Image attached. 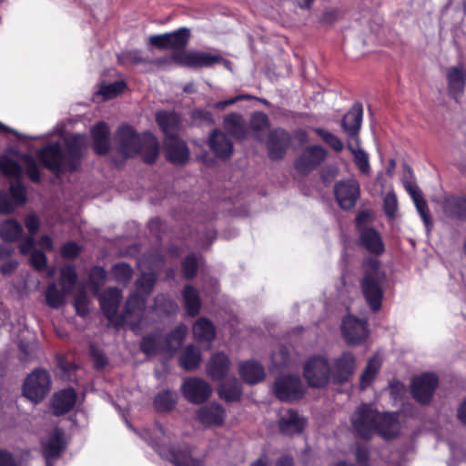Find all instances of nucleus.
Here are the masks:
<instances>
[{
  "mask_svg": "<svg viewBox=\"0 0 466 466\" xmlns=\"http://www.w3.org/2000/svg\"><path fill=\"white\" fill-rule=\"evenodd\" d=\"M159 338L156 336H147L143 339L141 342V350L147 355H154L161 350H164L160 346Z\"/></svg>",
  "mask_w": 466,
  "mask_h": 466,
  "instance_id": "obj_54",
  "label": "nucleus"
},
{
  "mask_svg": "<svg viewBox=\"0 0 466 466\" xmlns=\"http://www.w3.org/2000/svg\"><path fill=\"white\" fill-rule=\"evenodd\" d=\"M193 336L198 342L210 343L215 339V328L211 321L206 318H200L193 325Z\"/></svg>",
  "mask_w": 466,
  "mask_h": 466,
  "instance_id": "obj_34",
  "label": "nucleus"
},
{
  "mask_svg": "<svg viewBox=\"0 0 466 466\" xmlns=\"http://www.w3.org/2000/svg\"><path fill=\"white\" fill-rule=\"evenodd\" d=\"M239 372L243 380L249 384L258 383L265 378L262 365L256 361L242 363L239 367Z\"/></svg>",
  "mask_w": 466,
  "mask_h": 466,
  "instance_id": "obj_33",
  "label": "nucleus"
},
{
  "mask_svg": "<svg viewBox=\"0 0 466 466\" xmlns=\"http://www.w3.org/2000/svg\"><path fill=\"white\" fill-rule=\"evenodd\" d=\"M156 309L166 314L175 313L177 309V304L166 295H158L155 299Z\"/></svg>",
  "mask_w": 466,
  "mask_h": 466,
  "instance_id": "obj_53",
  "label": "nucleus"
},
{
  "mask_svg": "<svg viewBox=\"0 0 466 466\" xmlns=\"http://www.w3.org/2000/svg\"><path fill=\"white\" fill-rule=\"evenodd\" d=\"M22 233V226L15 219H7L0 224V237L5 241H15Z\"/></svg>",
  "mask_w": 466,
  "mask_h": 466,
  "instance_id": "obj_44",
  "label": "nucleus"
},
{
  "mask_svg": "<svg viewBox=\"0 0 466 466\" xmlns=\"http://www.w3.org/2000/svg\"><path fill=\"white\" fill-rule=\"evenodd\" d=\"M289 134L285 130L276 129L270 132L268 140L269 157L274 160L282 158L289 145Z\"/></svg>",
  "mask_w": 466,
  "mask_h": 466,
  "instance_id": "obj_22",
  "label": "nucleus"
},
{
  "mask_svg": "<svg viewBox=\"0 0 466 466\" xmlns=\"http://www.w3.org/2000/svg\"><path fill=\"white\" fill-rule=\"evenodd\" d=\"M189 38V30L186 27H180L171 33L151 35L148 42L151 46L159 49L179 50L187 45Z\"/></svg>",
  "mask_w": 466,
  "mask_h": 466,
  "instance_id": "obj_10",
  "label": "nucleus"
},
{
  "mask_svg": "<svg viewBox=\"0 0 466 466\" xmlns=\"http://www.w3.org/2000/svg\"><path fill=\"white\" fill-rule=\"evenodd\" d=\"M364 275L361 279L362 294L373 311L380 309L383 298L382 286L386 280L385 273L380 269L378 259L370 258L364 263Z\"/></svg>",
  "mask_w": 466,
  "mask_h": 466,
  "instance_id": "obj_6",
  "label": "nucleus"
},
{
  "mask_svg": "<svg viewBox=\"0 0 466 466\" xmlns=\"http://www.w3.org/2000/svg\"><path fill=\"white\" fill-rule=\"evenodd\" d=\"M181 390L185 398L192 403L204 402L211 394L208 383L198 378L186 380L181 386Z\"/></svg>",
  "mask_w": 466,
  "mask_h": 466,
  "instance_id": "obj_16",
  "label": "nucleus"
},
{
  "mask_svg": "<svg viewBox=\"0 0 466 466\" xmlns=\"http://www.w3.org/2000/svg\"><path fill=\"white\" fill-rule=\"evenodd\" d=\"M406 189L411 196L413 202L416 206V208L423 220L424 225L426 226L427 228H429L431 225V218L428 213V207L426 201L423 199L416 186L408 184L406 185Z\"/></svg>",
  "mask_w": 466,
  "mask_h": 466,
  "instance_id": "obj_36",
  "label": "nucleus"
},
{
  "mask_svg": "<svg viewBox=\"0 0 466 466\" xmlns=\"http://www.w3.org/2000/svg\"><path fill=\"white\" fill-rule=\"evenodd\" d=\"M225 129L237 138H243L247 135L245 120L241 115L232 113L224 118Z\"/></svg>",
  "mask_w": 466,
  "mask_h": 466,
  "instance_id": "obj_35",
  "label": "nucleus"
},
{
  "mask_svg": "<svg viewBox=\"0 0 466 466\" xmlns=\"http://www.w3.org/2000/svg\"><path fill=\"white\" fill-rule=\"evenodd\" d=\"M79 247L72 242L66 243L62 247L61 254L64 258H73L77 256Z\"/></svg>",
  "mask_w": 466,
  "mask_h": 466,
  "instance_id": "obj_63",
  "label": "nucleus"
},
{
  "mask_svg": "<svg viewBox=\"0 0 466 466\" xmlns=\"http://www.w3.org/2000/svg\"><path fill=\"white\" fill-rule=\"evenodd\" d=\"M50 384L49 374L44 370H35L24 383V395L31 401L37 403L47 395Z\"/></svg>",
  "mask_w": 466,
  "mask_h": 466,
  "instance_id": "obj_8",
  "label": "nucleus"
},
{
  "mask_svg": "<svg viewBox=\"0 0 466 466\" xmlns=\"http://www.w3.org/2000/svg\"><path fill=\"white\" fill-rule=\"evenodd\" d=\"M30 263L38 270L44 269L46 265V257L42 251L33 250L30 256Z\"/></svg>",
  "mask_w": 466,
  "mask_h": 466,
  "instance_id": "obj_60",
  "label": "nucleus"
},
{
  "mask_svg": "<svg viewBox=\"0 0 466 466\" xmlns=\"http://www.w3.org/2000/svg\"><path fill=\"white\" fill-rule=\"evenodd\" d=\"M89 300L85 291L79 292L75 298V308L80 316H86L89 310Z\"/></svg>",
  "mask_w": 466,
  "mask_h": 466,
  "instance_id": "obj_58",
  "label": "nucleus"
},
{
  "mask_svg": "<svg viewBox=\"0 0 466 466\" xmlns=\"http://www.w3.org/2000/svg\"><path fill=\"white\" fill-rule=\"evenodd\" d=\"M383 209L389 218H394L398 213V200L394 192H388L383 199Z\"/></svg>",
  "mask_w": 466,
  "mask_h": 466,
  "instance_id": "obj_55",
  "label": "nucleus"
},
{
  "mask_svg": "<svg viewBox=\"0 0 466 466\" xmlns=\"http://www.w3.org/2000/svg\"><path fill=\"white\" fill-rule=\"evenodd\" d=\"M250 127L258 139H261L260 133L268 130V118L266 114L258 112L252 116Z\"/></svg>",
  "mask_w": 466,
  "mask_h": 466,
  "instance_id": "obj_51",
  "label": "nucleus"
},
{
  "mask_svg": "<svg viewBox=\"0 0 466 466\" xmlns=\"http://www.w3.org/2000/svg\"><path fill=\"white\" fill-rule=\"evenodd\" d=\"M0 466H17V463L10 452L0 450Z\"/></svg>",
  "mask_w": 466,
  "mask_h": 466,
  "instance_id": "obj_64",
  "label": "nucleus"
},
{
  "mask_svg": "<svg viewBox=\"0 0 466 466\" xmlns=\"http://www.w3.org/2000/svg\"><path fill=\"white\" fill-rule=\"evenodd\" d=\"M314 131L335 151L343 150L344 145L337 136L322 128H315Z\"/></svg>",
  "mask_w": 466,
  "mask_h": 466,
  "instance_id": "obj_52",
  "label": "nucleus"
},
{
  "mask_svg": "<svg viewBox=\"0 0 466 466\" xmlns=\"http://www.w3.org/2000/svg\"><path fill=\"white\" fill-rule=\"evenodd\" d=\"M350 420L355 433L363 439H369L376 432L385 439H390L399 431L396 414H380L367 404L359 406Z\"/></svg>",
  "mask_w": 466,
  "mask_h": 466,
  "instance_id": "obj_3",
  "label": "nucleus"
},
{
  "mask_svg": "<svg viewBox=\"0 0 466 466\" xmlns=\"http://www.w3.org/2000/svg\"><path fill=\"white\" fill-rule=\"evenodd\" d=\"M60 143L49 144L37 152L40 162L53 172L74 170L79 163L82 151L86 146L85 136L70 134L63 137Z\"/></svg>",
  "mask_w": 466,
  "mask_h": 466,
  "instance_id": "obj_2",
  "label": "nucleus"
},
{
  "mask_svg": "<svg viewBox=\"0 0 466 466\" xmlns=\"http://www.w3.org/2000/svg\"><path fill=\"white\" fill-rule=\"evenodd\" d=\"M26 201V188L19 182H12L10 192H0V213L9 214Z\"/></svg>",
  "mask_w": 466,
  "mask_h": 466,
  "instance_id": "obj_14",
  "label": "nucleus"
},
{
  "mask_svg": "<svg viewBox=\"0 0 466 466\" xmlns=\"http://www.w3.org/2000/svg\"><path fill=\"white\" fill-rule=\"evenodd\" d=\"M327 157V151L319 146L307 147L296 161V168L308 173L318 167Z\"/></svg>",
  "mask_w": 466,
  "mask_h": 466,
  "instance_id": "obj_18",
  "label": "nucleus"
},
{
  "mask_svg": "<svg viewBox=\"0 0 466 466\" xmlns=\"http://www.w3.org/2000/svg\"><path fill=\"white\" fill-rule=\"evenodd\" d=\"M156 121L166 135V139L177 137V133L180 124V117L177 114L170 111H158L156 114Z\"/></svg>",
  "mask_w": 466,
  "mask_h": 466,
  "instance_id": "obj_26",
  "label": "nucleus"
},
{
  "mask_svg": "<svg viewBox=\"0 0 466 466\" xmlns=\"http://www.w3.org/2000/svg\"><path fill=\"white\" fill-rule=\"evenodd\" d=\"M437 385V377L432 373H425L413 378L410 384V393L418 402L427 404L431 400Z\"/></svg>",
  "mask_w": 466,
  "mask_h": 466,
  "instance_id": "obj_11",
  "label": "nucleus"
},
{
  "mask_svg": "<svg viewBox=\"0 0 466 466\" xmlns=\"http://www.w3.org/2000/svg\"><path fill=\"white\" fill-rule=\"evenodd\" d=\"M187 333V328L184 324L178 325L166 339L165 346L163 347L164 351L167 353H173L182 344L186 335Z\"/></svg>",
  "mask_w": 466,
  "mask_h": 466,
  "instance_id": "obj_40",
  "label": "nucleus"
},
{
  "mask_svg": "<svg viewBox=\"0 0 466 466\" xmlns=\"http://www.w3.org/2000/svg\"><path fill=\"white\" fill-rule=\"evenodd\" d=\"M274 393L280 400H294L303 395V385L298 376H283L276 380Z\"/></svg>",
  "mask_w": 466,
  "mask_h": 466,
  "instance_id": "obj_13",
  "label": "nucleus"
},
{
  "mask_svg": "<svg viewBox=\"0 0 466 466\" xmlns=\"http://www.w3.org/2000/svg\"><path fill=\"white\" fill-rule=\"evenodd\" d=\"M348 148L351 152L354 157V163L360 172L363 175H370V165L369 154L360 147V140L356 138V141H349Z\"/></svg>",
  "mask_w": 466,
  "mask_h": 466,
  "instance_id": "obj_32",
  "label": "nucleus"
},
{
  "mask_svg": "<svg viewBox=\"0 0 466 466\" xmlns=\"http://www.w3.org/2000/svg\"><path fill=\"white\" fill-rule=\"evenodd\" d=\"M118 61L124 66H135L146 62L140 51L133 50L122 53L118 56Z\"/></svg>",
  "mask_w": 466,
  "mask_h": 466,
  "instance_id": "obj_56",
  "label": "nucleus"
},
{
  "mask_svg": "<svg viewBox=\"0 0 466 466\" xmlns=\"http://www.w3.org/2000/svg\"><path fill=\"white\" fill-rule=\"evenodd\" d=\"M363 116V107L360 103H355L350 110L344 116L342 119V128L344 132L350 137V141L355 142L358 137Z\"/></svg>",
  "mask_w": 466,
  "mask_h": 466,
  "instance_id": "obj_20",
  "label": "nucleus"
},
{
  "mask_svg": "<svg viewBox=\"0 0 466 466\" xmlns=\"http://www.w3.org/2000/svg\"><path fill=\"white\" fill-rule=\"evenodd\" d=\"M187 333V328L184 324L178 325L166 339L165 346L163 347L164 351L167 353H173L182 344L186 335Z\"/></svg>",
  "mask_w": 466,
  "mask_h": 466,
  "instance_id": "obj_39",
  "label": "nucleus"
},
{
  "mask_svg": "<svg viewBox=\"0 0 466 466\" xmlns=\"http://www.w3.org/2000/svg\"><path fill=\"white\" fill-rule=\"evenodd\" d=\"M356 358L350 351H343L335 358L330 368V373L335 381H347L355 372Z\"/></svg>",
  "mask_w": 466,
  "mask_h": 466,
  "instance_id": "obj_15",
  "label": "nucleus"
},
{
  "mask_svg": "<svg viewBox=\"0 0 466 466\" xmlns=\"http://www.w3.org/2000/svg\"><path fill=\"white\" fill-rule=\"evenodd\" d=\"M65 446L64 432L58 429L53 431L46 440L42 441L43 453L47 460L58 457Z\"/></svg>",
  "mask_w": 466,
  "mask_h": 466,
  "instance_id": "obj_24",
  "label": "nucleus"
},
{
  "mask_svg": "<svg viewBox=\"0 0 466 466\" xmlns=\"http://www.w3.org/2000/svg\"><path fill=\"white\" fill-rule=\"evenodd\" d=\"M159 263L160 261L157 262V264ZM138 267L142 275L136 282L137 292L129 297L119 320H115V317L121 302V291L118 289L111 288L105 290L99 298L101 309L111 323L128 325L134 331L137 330L142 321L146 297L153 290L157 276L156 268H158V265L151 268L147 259H142L138 262Z\"/></svg>",
  "mask_w": 466,
  "mask_h": 466,
  "instance_id": "obj_1",
  "label": "nucleus"
},
{
  "mask_svg": "<svg viewBox=\"0 0 466 466\" xmlns=\"http://www.w3.org/2000/svg\"><path fill=\"white\" fill-rule=\"evenodd\" d=\"M342 334L349 344H360L368 336L367 323L352 316L346 317L341 325Z\"/></svg>",
  "mask_w": 466,
  "mask_h": 466,
  "instance_id": "obj_17",
  "label": "nucleus"
},
{
  "mask_svg": "<svg viewBox=\"0 0 466 466\" xmlns=\"http://www.w3.org/2000/svg\"><path fill=\"white\" fill-rule=\"evenodd\" d=\"M171 59L177 65L191 68L208 67L223 61L218 54L193 50L175 52Z\"/></svg>",
  "mask_w": 466,
  "mask_h": 466,
  "instance_id": "obj_9",
  "label": "nucleus"
},
{
  "mask_svg": "<svg viewBox=\"0 0 466 466\" xmlns=\"http://www.w3.org/2000/svg\"><path fill=\"white\" fill-rule=\"evenodd\" d=\"M272 363L276 367L283 366L288 360V350L286 348H280L278 352H274L271 356Z\"/></svg>",
  "mask_w": 466,
  "mask_h": 466,
  "instance_id": "obj_62",
  "label": "nucleus"
},
{
  "mask_svg": "<svg viewBox=\"0 0 466 466\" xmlns=\"http://www.w3.org/2000/svg\"><path fill=\"white\" fill-rule=\"evenodd\" d=\"M143 437L161 457L171 461L175 466H204L202 459L197 456L195 450L189 449L187 445L166 447L168 436L160 426H156L150 434L146 431Z\"/></svg>",
  "mask_w": 466,
  "mask_h": 466,
  "instance_id": "obj_5",
  "label": "nucleus"
},
{
  "mask_svg": "<svg viewBox=\"0 0 466 466\" xmlns=\"http://www.w3.org/2000/svg\"><path fill=\"white\" fill-rule=\"evenodd\" d=\"M185 308L189 316H195L200 309V299L198 291L190 286H187L183 292Z\"/></svg>",
  "mask_w": 466,
  "mask_h": 466,
  "instance_id": "obj_46",
  "label": "nucleus"
},
{
  "mask_svg": "<svg viewBox=\"0 0 466 466\" xmlns=\"http://www.w3.org/2000/svg\"><path fill=\"white\" fill-rule=\"evenodd\" d=\"M279 430L287 435L300 433L305 427V420L294 410L281 414L279 421Z\"/></svg>",
  "mask_w": 466,
  "mask_h": 466,
  "instance_id": "obj_27",
  "label": "nucleus"
},
{
  "mask_svg": "<svg viewBox=\"0 0 466 466\" xmlns=\"http://www.w3.org/2000/svg\"><path fill=\"white\" fill-rule=\"evenodd\" d=\"M334 192L339 207L343 209H350L360 197V184L355 178L344 179L336 183Z\"/></svg>",
  "mask_w": 466,
  "mask_h": 466,
  "instance_id": "obj_12",
  "label": "nucleus"
},
{
  "mask_svg": "<svg viewBox=\"0 0 466 466\" xmlns=\"http://www.w3.org/2000/svg\"><path fill=\"white\" fill-rule=\"evenodd\" d=\"M125 88L126 83L124 81H116L108 85H101L99 90L95 93L94 97L97 101L99 98H101V100H109L121 94Z\"/></svg>",
  "mask_w": 466,
  "mask_h": 466,
  "instance_id": "obj_43",
  "label": "nucleus"
},
{
  "mask_svg": "<svg viewBox=\"0 0 466 466\" xmlns=\"http://www.w3.org/2000/svg\"><path fill=\"white\" fill-rule=\"evenodd\" d=\"M360 238L361 244L370 253L380 254L383 252V242L375 229L370 228L361 229Z\"/></svg>",
  "mask_w": 466,
  "mask_h": 466,
  "instance_id": "obj_31",
  "label": "nucleus"
},
{
  "mask_svg": "<svg viewBox=\"0 0 466 466\" xmlns=\"http://www.w3.org/2000/svg\"><path fill=\"white\" fill-rule=\"evenodd\" d=\"M76 281V272L72 266H66L60 271V283L64 293H71Z\"/></svg>",
  "mask_w": 466,
  "mask_h": 466,
  "instance_id": "obj_49",
  "label": "nucleus"
},
{
  "mask_svg": "<svg viewBox=\"0 0 466 466\" xmlns=\"http://www.w3.org/2000/svg\"><path fill=\"white\" fill-rule=\"evenodd\" d=\"M208 144L210 149L218 157L227 158L230 157L233 152L232 142L219 130L213 131L210 135Z\"/></svg>",
  "mask_w": 466,
  "mask_h": 466,
  "instance_id": "obj_28",
  "label": "nucleus"
},
{
  "mask_svg": "<svg viewBox=\"0 0 466 466\" xmlns=\"http://www.w3.org/2000/svg\"><path fill=\"white\" fill-rule=\"evenodd\" d=\"M17 158L23 163L25 173L33 182H39L41 179V174L38 165L35 158L27 154H15Z\"/></svg>",
  "mask_w": 466,
  "mask_h": 466,
  "instance_id": "obj_47",
  "label": "nucleus"
},
{
  "mask_svg": "<svg viewBox=\"0 0 466 466\" xmlns=\"http://www.w3.org/2000/svg\"><path fill=\"white\" fill-rule=\"evenodd\" d=\"M91 133L95 151L99 155L106 154L109 148V128L106 124L104 122L97 123L92 128Z\"/></svg>",
  "mask_w": 466,
  "mask_h": 466,
  "instance_id": "obj_30",
  "label": "nucleus"
},
{
  "mask_svg": "<svg viewBox=\"0 0 466 466\" xmlns=\"http://www.w3.org/2000/svg\"><path fill=\"white\" fill-rule=\"evenodd\" d=\"M446 76L450 93L454 97L461 96L466 84V66L462 64L451 66L447 69Z\"/></svg>",
  "mask_w": 466,
  "mask_h": 466,
  "instance_id": "obj_21",
  "label": "nucleus"
},
{
  "mask_svg": "<svg viewBox=\"0 0 466 466\" xmlns=\"http://www.w3.org/2000/svg\"><path fill=\"white\" fill-rule=\"evenodd\" d=\"M224 409L216 403H211L199 408L197 411L198 420L205 427H218L225 420Z\"/></svg>",
  "mask_w": 466,
  "mask_h": 466,
  "instance_id": "obj_19",
  "label": "nucleus"
},
{
  "mask_svg": "<svg viewBox=\"0 0 466 466\" xmlns=\"http://www.w3.org/2000/svg\"><path fill=\"white\" fill-rule=\"evenodd\" d=\"M303 375L310 387L326 386L331 375L328 359L321 355L311 356L304 363Z\"/></svg>",
  "mask_w": 466,
  "mask_h": 466,
  "instance_id": "obj_7",
  "label": "nucleus"
},
{
  "mask_svg": "<svg viewBox=\"0 0 466 466\" xmlns=\"http://www.w3.org/2000/svg\"><path fill=\"white\" fill-rule=\"evenodd\" d=\"M112 274L118 282H127L132 277V268L126 263H118L112 268Z\"/></svg>",
  "mask_w": 466,
  "mask_h": 466,
  "instance_id": "obj_57",
  "label": "nucleus"
},
{
  "mask_svg": "<svg viewBox=\"0 0 466 466\" xmlns=\"http://www.w3.org/2000/svg\"><path fill=\"white\" fill-rule=\"evenodd\" d=\"M115 145L118 152L126 157L140 155L147 163H153L159 152L157 138L150 133L139 136L131 127L123 125L117 129Z\"/></svg>",
  "mask_w": 466,
  "mask_h": 466,
  "instance_id": "obj_4",
  "label": "nucleus"
},
{
  "mask_svg": "<svg viewBox=\"0 0 466 466\" xmlns=\"http://www.w3.org/2000/svg\"><path fill=\"white\" fill-rule=\"evenodd\" d=\"M198 268V258L195 255H189L183 262V270L187 278L191 279L196 275Z\"/></svg>",
  "mask_w": 466,
  "mask_h": 466,
  "instance_id": "obj_59",
  "label": "nucleus"
},
{
  "mask_svg": "<svg viewBox=\"0 0 466 466\" xmlns=\"http://www.w3.org/2000/svg\"><path fill=\"white\" fill-rule=\"evenodd\" d=\"M444 211L451 217L466 218V198L450 197L445 200Z\"/></svg>",
  "mask_w": 466,
  "mask_h": 466,
  "instance_id": "obj_42",
  "label": "nucleus"
},
{
  "mask_svg": "<svg viewBox=\"0 0 466 466\" xmlns=\"http://www.w3.org/2000/svg\"><path fill=\"white\" fill-rule=\"evenodd\" d=\"M381 365L379 356H374L369 360L364 371L360 375V388L362 390L369 387L377 376Z\"/></svg>",
  "mask_w": 466,
  "mask_h": 466,
  "instance_id": "obj_41",
  "label": "nucleus"
},
{
  "mask_svg": "<svg viewBox=\"0 0 466 466\" xmlns=\"http://www.w3.org/2000/svg\"><path fill=\"white\" fill-rule=\"evenodd\" d=\"M76 394L72 389H66L55 394L52 400L54 413L56 415L69 411L76 403Z\"/></svg>",
  "mask_w": 466,
  "mask_h": 466,
  "instance_id": "obj_29",
  "label": "nucleus"
},
{
  "mask_svg": "<svg viewBox=\"0 0 466 466\" xmlns=\"http://www.w3.org/2000/svg\"><path fill=\"white\" fill-rule=\"evenodd\" d=\"M166 155L169 161L175 164H184L189 156L186 144L177 137L165 140Z\"/></svg>",
  "mask_w": 466,
  "mask_h": 466,
  "instance_id": "obj_23",
  "label": "nucleus"
},
{
  "mask_svg": "<svg viewBox=\"0 0 466 466\" xmlns=\"http://www.w3.org/2000/svg\"><path fill=\"white\" fill-rule=\"evenodd\" d=\"M0 171L8 177L19 179L22 177L21 166L7 154L0 157Z\"/></svg>",
  "mask_w": 466,
  "mask_h": 466,
  "instance_id": "obj_45",
  "label": "nucleus"
},
{
  "mask_svg": "<svg viewBox=\"0 0 466 466\" xmlns=\"http://www.w3.org/2000/svg\"><path fill=\"white\" fill-rule=\"evenodd\" d=\"M25 226L28 230L29 236L35 237L40 228V220L35 214H30L25 218Z\"/></svg>",
  "mask_w": 466,
  "mask_h": 466,
  "instance_id": "obj_61",
  "label": "nucleus"
},
{
  "mask_svg": "<svg viewBox=\"0 0 466 466\" xmlns=\"http://www.w3.org/2000/svg\"><path fill=\"white\" fill-rule=\"evenodd\" d=\"M230 367L228 357L223 352H218L210 358L207 370L209 377L213 380H222L228 375Z\"/></svg>",
  "mask_w": 466,
  "mask_h": 466,
  "instance_id": "obj_25",
  "label": "nucleus"
},
{
  "mask_svg": "<svg viewBox=\"0 0 466 466\" xmlns=\"http://www.w3.org/2000/svg\"><path fill=\"white\" fill-rule=\"evenodd\" d=\"M66 295H67V293H64L63 289L60 291L56 284L51 283L47 286L46 291V304L53 309H58L64 304Z\"/></svg>",
  "mask_w": 466,
  "mask_h": 466,
  "instance_id": "obj_48",
  "label": "nucleus"
},
{
  "mask_svg": "<svg viewBox=\"0 0 466 466\" xmlns=\"http://www.w3.org/2000/svg\"><path fill=\"white\" fill-rule=\"evenodd\" d=\"M176 400L177 395L175 392L166 390L157 395L154 404L157 410L167 411L175 406Z\"/></svg>",
  "mask_w": 466,
  "mask_h": 466,
  "instance_id": "obj_50",
  "label": "nucleus"
},
{
  "mask_svg": "<svg viewBox=\"0 0 466 466\" xmlns=\"http://www.w3.org/2000/svg\"><path fill=\"white\" fill-rule=\"evenodd\" d=\"M201 361V355L198 348L188 345L185 348L179 358L181 367L187 370L197 369Z\"/></svg>",
  "mask_w": 466,
  "mask_h": 466,
  "instance_id": "obj_37",
  "label": "nucleus"
},
{
  "mask_svg": "<svg viewBox=\"0 0 466 466\" xmlns=\"http://www.w3.org/2000/svg\"><path fill=\"white\" fill-rule=\"evenodd\" d=\"M218 393L219 396L227 401L238 400L241 394L238 381L235 378L222 380Z\"/></svg>",
  "mask_w": 466,
  "mask_h": 466,
  "instance_id": "obj_38",
  "label": "nucleus"
}]
</instances>
